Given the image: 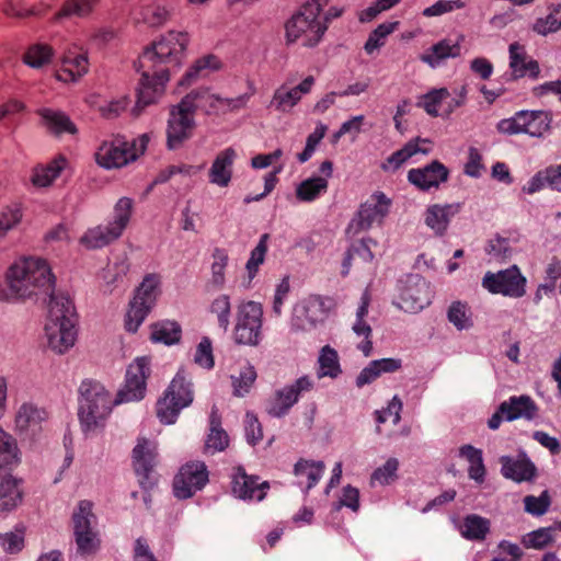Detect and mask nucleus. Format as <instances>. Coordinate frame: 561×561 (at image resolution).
Masks as SVG:
<instances>
[{
  "label": "nucleus",
  "mask_w": 561,
  "mask_h": 561,
  "mask_svg": "<svg viewBox=\"0 0 561 561\" xmlns=\"http://www.w3.org/2000/svg\"><path fill=\"white\" fill-rule=\"evenodd\" d=\"M190 42L188 32L170 30L144 48L138 58L140 79L134 107L136 115L162 96L171 71L182 65Z\"/></svg>",
  "instance_id": "1"
},
{
  "label": "nucleus",
  "mask_w": 561,
  "mask_h": 561,
  "mask_svg": "<svg viewBox=\"0 0 561 561\" xmlns=\"http://www.w3.org/2000/svg\"><path fill=\"white\" fill-rule=\"evenodd\" d=\"M150 359L136 358L127 368L124 386L112 399L105 387L92 379L83 380L79 387L78 416L85 434L103 428L114 405L139 401L145 398L147 379L150 376Z\"/></svg>",
  "instance_id": "2"
},
{
  "label": "nucleus",
  "mask_w": 561,
  "mask_h": 561,
  "mask_svg": "<svg viewBox=\"0 0 561 561\" xmlns=\"http://www.w3.org/2000/svg\"><path fill=\"white\" fill-rule=\"evenodd\" d=\"M344 12V7L332 5L331 0H307L285 23L286 44L316 48L323 42L331 23Z\"/></svg>",
  "instance_id": "3"
},
{
  "label": "nucleus",
  "mask_w": 561,
  "mask_h": 561,
  "mask_svg": "<svg viewBox=\"0 0 561 561\" xmlns=\"http://www.w3.org/2000/svg\"><path fill=\"white\" fill-rule=\"evenodd\" d=\"M54 277L45 260L28 256L14 261L4 273V286L0 288V300L16 301L38 293H53Z\"/></svg>",
  "instance_id": "4"
},
{
  "label": "nucleus",
  "mask_w": 561,
  "mask_h": 561,
  "mask_svg": "<svg viewBox=\"0 0 561 561\" xmlns=\"http://www.w3.org/2000/svg\"><path fill=\"white\" fill-rule=\"evenodd\" d=\"M45 342L51 352L62 355L73 347L77 341V316L69 297L51 295L45 323Z\"/></svg>",
  "instance_id": "5"
},
{
  "label": "nucleus",
  "mask_w": 561,
  "mask_h": 561,
  "mask_svg": "<svg viewBox=\"0 0 561 561\" xmlns=\"http://www.w3.org/2000/svg\"><path fill=\"white\" fill-rule=\"evenodd\" d=\"M149 141L144 134L131 141L123 136H114L102 141L95 152V161L105 169H118L137 160L146 150Z\"/></svg>",
  "instance_id": "6"
},
{
  "label": "nucleus",
  "mask_w": 561,
  "mask_h": 561,
  "mask_svg": "<svg viewBox=\"0 0 561 561\" xmlns=\"http://www.w3.org/2000/svg\"><path fill=\"white\" fill-rule=\"evenodd\" d=\"M133 214V201L122 197L113 209V219L105 226L88 229L80 238V244L87 249H100L117 240L128 226Z\"/></svg>",
  "instance_id": "7"
},
{
  "label": "nucleus",
  "mask_w": 561,
  "mask_h": 561,
  "mask_svg": "<svg viewBox=\"0 0 561 561\" xmlns=\"http://www.w3.org/2000/svg\"><path fill=\"white\" fill-rule=\"evenodd\" d=\"M194 400L193 383L183 369L179 370L163 396L157 401L156 414L164 424L175 423L180 412Z\"/></svg>",
  "instance_id": "8"
},
{
  "label": "nucleus",
  "mask_w": 561,
  "mask_h": 561,
  "mask_svg": "<svg viewBox=\"0 0 561 561\" xmlns=\"http://www.w3.org/2000/svg\"><path fill=\"white\" fill-rule=\"evenodd\" d=\"M160 284L161 278L158 274H148L144 277L126 314L125 328L128 332H136L156 305L160 294Z\"/></svg>",
  "instance_id": "9"
},
{
  "label": "nucleus",
  "mask_w": 561,
  "mask_h": 561,
  "mask_svg": "<svg viewBox=\"0 0 561 561\" xmlns=\"http://www.w3.org/2000/svg\"><path fill=\"white\" fill-rule=\"evenodd\" d=\"M333 298L321 295H309L298 301L294 308L291 327L295 330L311 331L322 323L335 308Z\"/></svg>",
  "instance_id": "10"
},
{
  "label": "nucleus",
  "mask_w": 561,
  "mask_h": 561,
  "mask_svg": "<svg viewBox=\"0 0 561 561\" xmlns=\"http://www.w3.org/2000/svg\"><path fill=\"white\" fill-rule=\"evenodd\" d=\"M262 319L263 309L259 302H241L237 309L233 341L240 345H259L262 340Z\"/></svg>",
  "instance_id": "11"
},
{
  "label": "nucleus",
  "mask_w": 561,
  "mask_h": 561,
  "mask_svg": "<svg viewBox=\"0 0 561 561\" xmlns=\"http://www.w3.org/2000/svg\"><path fill=\"white\" fill-rule=\"evenodd\" d=\"M467 87L450 92L447 88L432 89L419 99L417 105L432 117H449L466 103Z\"/></svg>",
  "instance_id": "12"
},
{
  "label": "nucleus",
  "mask_w": 561,
  "mask_h": 561,
  "mask_svg": "<svg viewBox=\"0 0 561 561\" xmlns=\"http://www.w3.org/2000/svg\"><path fill=\"white\" fill-rule=\"evenodd\" d=\"M190 98H183L181 102L170 108L167 144L170 149H176L188 140L196 127L195 112L192 110Z\"/></svg>",
  "instance_id": "13"
},
{
  "label": "nucleus",
  "mask_w": 561,
  "mask_h": 561,
  "mask_svg": "<svg viewBox=\"0 0 561 561\" xmlns=\"http://www.w3.org/2000/svg\"><path fill=\"white\" fill-rule=\"evenodd\" d=\"M526 278L516 265L496 273L488 272L482 278V287L494 295L520 298L526 294Z\"/></svg>",
  "instance_id": "14"
},
{
  "label": "nucleus",
  "mask_w": 561,
  "mask_h": 561,
  "mask_svg": "<svg viewBox=\"0 0 561 561\" xmlns=\"http://www.w3.org/2000/svg\"><path fill=\"white\" fill-rule=\"evenodd\" d=\"M209 480L205 462L192 460L184 463L173 479V492L178 499H188L201 491Z\"/></svg>",
  "instance_id": "15"
},
{
  "label": "nucleus",
  "mask_w": 561,
  "mask_h": 561,
  "mask_svg": "<svg viewBox=\"0 0 561 561\" xmlns=\"http://www.w3.org/2000/svg\"><path fill=\"white\" fill-rule=\"evenodd\" d=\"M92 506L90 501H81L72 517L76 542L81 554L94 553L99 548L98 534L92 527V524L95 523Z\"/></svg>",
  "instance_id": "16"
},
{
  "label": "nucleus",
  "mask_w": 561,
  "mask_h": 561,
  "mask_svg": "<svg viewBox=\"0 0 561 561\" xmlns=\"http://www.w3.org/2000/svg\"><path fill=\"white\" fill-rule=\"evenodd\" d=\"M250 96L251 94H243L234 99H227L210 93L208 89H197L191 91L184 98L191 99V107L195 113L201 110L206 114H219L244 107Z\"/></svg>",
  "instance_id": "17"
},
{
  "label": "nucleus",
  "mask_w": 561,
  "mask_h": 561,
  "mask_svg": "<svg viewBox=\"0 0 561 561\" xmlns=\"http://www.w3.org/2000/svg\"><path fill=\"white\" fill-rule=\"evenodd\" d=\"M314 382L308 376L298 378L294 383L287 385L276 390L266 403V412L274 416L280 417L286 415L291 407H294L299 397L313 389Z\"/></svg>",
  "instance_id": "18"
},
{
  "label": "nucleus",
  "mask_w": 561,
  "mask_h": 561,
  "mask_svg": "<svg viewBox=\"0 0 561 561\" xmlns=\"http://www.w3.org/2000/svg\"><path fill=\"white\" fill-rule=\"evenodd\" d=\"M314 82L312 76L306 77L296 85L290 80H286L274 91L268 107L283 114L291 113L302 96L311 92Z\"/></svg>",
  "instance_id": "19"
},
{
  "label": "nucleus",
  "mask_w": 561,
  "mask_h": 561,
  "mask_svg": "<svg viewBox=\"0 0 561 561\" xmlns=\"http://www.w3.org/2000/svg\"><path fill=\"white\" fill-rule=\"evenodd\" d=\"M391 201L381 192L374 193L359 208L357 218L348 227L355 233L381 224L389 214Z\"/></svg>",
  "instance_id": "20"
},
{
  "label": "nucleus",
  "mask_w": 561,
  "mask_h": 561,
  "mask_svg": "<svg viewBox=\"0 0 561 561\" xmlns=\"http://www.w3.org/2000/svg\"><path fill=\"white\" fill-rule=\"evenodd\" d=\"M58 0H0V11L10 19H42L53 11Z\"/></svg>",
  "instance_id": "21"
},
{
  "label": "nucleus",
  "mask_w": 561,
  "mask_h": 561,
  "mask_svg": "<svg viewBox=\"0 0 561 561\" xmlns=\"http://www.w3.org/2000/svg\"><path fill=\"white\" fill-rule=\"evenodd\" d=\"M48 420V412L34 405L23 403L18 409L14 419L15 432L25 438H34L43 431V424Z\"/></svg>",
  "instance_id": "22"
},
{
  "label": "nucleus",
  "mask_w": 561,
  "mask_h": 561,
  "mask_svg": "<svg viewBox=\"0 0 561 561\" xmlns=\"http://www.w3.org/2000/svg\"><path fill=\"white\" fill-rule=\"evenodd\" d=\"M157 444L146 438H139L133 450V465L139 477V483L147 489L152 485L150 474L157 465Z\"/></svg>",
  "instance_id": "23"
},
{
  "label": "nucleus",
  "mask_w": 561,
  "mask_h": 561,
  "mask_svg": "<svg viewBox=\"0 0 561 561\" xmlns=\"http://www.w3.org/2000/svg\"><path fill=\"white\" fill-rule=\"evenodd\" d=\"M433 291L431 285L421 277L405 286L399 296L398 307L405 312L415 313L431 304Z\"/></svg>",
  "instance_id": "24"
},
{
  "label": "nucleus",
  "mask_w": 561,
  "mask_h": 561,
  "mask_svg": "<svg viewBox=\"0 0 561 561\" xmlns=\"http://www.w3.org/2000/svg\"><path fill=\"white\" fill-rule=\"evenodd\" d=\"M88 54L76 47L69 48L64 53L59 68L56 71V78L65 83L77 82L89 71Z\"/></svg>",
  "instance_id": "25"
},
{
  "label": "nucleus",
  "mask_w": 561,
  "mask_h": 561,
  "mask_svg": "<svg viewBox=\"0 0 561 561\" xmlns=\"http://www.w3.org/2000/svg\"><path fill=\"white\" fill-rule=\"evenodd\" d=\"M448 169L439 161L423 167L411 169L408 173V180L421 191L437 188L448 179Z\"/></svg>",
  "instance_id": "26"
},
{
  "label": "nucleus",
  "mask_w": 561,
  "mask_h": 561,
  "mask_svg": "<svg viewBox=\"0 0 561 561\" xmlns=\"http://www.w3.org/2000/svg\"><path fill=\"white\" fill-rule=\"evenodd\" d=\"M268 489L266 482H259V478L248 476L242 468H237L233 474L232 491L244 500L261 501Z\"/></svg>",
  "instance_id": "27"
},
{
  "label": "nucleus",
  "mask_w": 561,
  "mask_h": 561,
  "mask_svg": "<svg viewBox=\"0 0 561 561\" xmlns=\"http://www.w3.org/2000/svg\"><path fill=\"white\" fill-rule=\"evenodd\" d=\"M222 68V61L214 54H207L197 58L179 80L178 85L187 88L198 79L208 77L210 73Z\"/></svg>",
  "instance_id": "28"
},
{
  "label": "nucleus",
  "mask_w": 561,
  "mask_h": 561,
  "mask_svg": "<svg viewBox=\"0 0 561 561\" xmlns=\"http://www.w3.org/2000/svg\"><path fill=\"white\" fill-rule=\"evenodd\" d=\"M237 159V151L229 147L219 151L209 169V181L220 187L229 185L232 178V168Z\"/></svg>",
  "instance_id": "29"
},
{
  "label": "nucleus",
  "mask_w": 561,
  "mask_h": 561,
  "mask_svg": "<svg viewBox=\"0 0 561 561\" xmlns=\"http://www.w3.org/2000/svg\"><path fill=\"white\" fill-rule=\"evenodd\" d=\"M502 474L516 482L531 481L537 473L536 466L525 456L520 455L516 458L502 457Z\"/></svg>",
  "instance_id": "30"
},
{
  "label": "nucleus",
  "mask_w": 561,
  "mask_h": 561,
  "mask_svg": "<svg viewBox=\"0 0 561 561\" xmlns=\"http://www.w3.org/2000/svg\"><path fill=\"white\" fill-rule=\"evenodd\" d=\"M432 149V141L426 138H415L407 142L401 149L394 151L382 164L386 171L398 170L404 162L416 153H428Z\"/></svg>",
  "instance_id": "31"
},
{
  "label": "nucleus",
  "mask_w": 561,
  "mask_h": 561,
  "mask_svg": "<svg viewBox=\"0 0 561 561\" xmlns=\"http://www.w3.org/2000/svg\"><path fill=\"white\" fill-rule=\"evenodd\" d=\"M500 412L507 421L516 419L533 420L537 416L538 407L529 396L511 397L500 405Z\"/></svg>",
  "instance_id": "32"
},
{
  "label": "nucleus",
  "mask_w": 561,
  "mask_h": 561,
  "mask_svg": "<svg viewBox=\"0 0 561 561\" xmlns=\"http://www.w3.org/2000/svg\"><path fill=\"white\" fill-rule=\"evenodd\" d=\"M370 304V295L368 290H365L362 296L360 305L356 312V321L353 323V331L358 337H363V341L357 344V348L360 350L365 356H368L373 348L371 328L365 321V317L368 313V307Z\"/></svg>",
  "instance_id": "33"
},
{
  "label": "nucleus",
  "mask_w": 561,
  "mask_h": 561,
  "mask_svg": "<svg viewBox=\"0 0 561 561\" xmlns=\"http://www.w3.org/2000/svg\"><path fill=\"white\" fill-rule=\"evenodd\" d=\"M99 4V0H64L60 7L54 12L51 21L62 22L71 18H89Z\"/></svg>",
  "instance_id": "34"
},
{
  "label": "nucleus",
  "mask_w": 561,
  "mask_h": 561,
  "mask_svg": "<svg viewBox=\"0 0 561 561\" xmlns=\"http://www.w3.org/2000/svg\"><path fill=\"white\" fill-rule=\"evenodd\" d=\"M510 67L515 77L536 78L539 75L538 62L529 58L525 47L518 43L510 45Z\"/></svg>",
  "instance_id": "35"
},
{
  "label": "nucleus",
  "mask_w": 561,
  "mask_h": 561,
  "mask_svg": "<svg viewBox=\"0 0 561 561\" xmlns=\"http://www.w3.org/2000/svg\"><path fill=\"white\" fill-rule=\"evenodd\" d=\"M325 470L323 461L299 459L294 467V474L298 484L306 491L313 488Z\"/></svg>",
  "instance_id": "36"
},
{
  "label": "nucleus",
  "mask_w": 561,
  "mask_h": 561,
  "mask_svg": "<svg viewBox=\"0 0 561 561\" xmlns=\"http://www.w3.org/2000/svg\"><path fill=\"white\" fill-rule=\"evenodd\" d=\"M459 211V205H432L424 215L427 227L437 234H443L449 225L450 219Z\"/></svg>",
  "instance_id": "37"
},
{
  "label": "nucleus",
  "mask_w": 561,
  "mask_h": 561,
  "mask_svg": "<svg viewBox=\"0 0 561 561\" xmlns=\"http://www.w3.org/2000/svg\"><path fill=\"white\" fill-rule=\"evenodd\" d=\"M22 499L20 481L11 474H0V513L16 508Z\"/></svg>",
  "instance_id": "38"
},
{
  "label": "nucleus",
  "mask_w": 561,
  "mask_h": 561,
  "mask_svg": "<svg viewBox=\"0 0 561 561\" xmlns=\"http://www.w3.org/2000/svg\"><path fill=\"white\" fill-rule=\"evenodd\" d=\"M550 186L552 190L561 191V164L550 165L545 170L538 171L528 182L523 186V192L534 194Z\"/></svg>",
  "instance_id": "39"
},
{
  "label": "nucleus",
  "mask_w": 561,
  "mask_h": 561,
  "mask_svg": "<svg viewBox=\"0 0 561 561\" xmlns=\"http://www.w3.org/2000/svg\"><path fill=\"white\" fill-rule=\"evenodd\" d=\"M559 540H561V523L526 534L522 538V543L525 548L542 550L557 543Z\"/></svg>",
  "instance_id": "40"
},
{
  "label": "nucleus",
  "mask_w": 561,
  "mask_h": 561,
  "mask_svg": "<svg viewBox=\"0 0 561 561\" xmlns=\"http://www.w3.org/2000/svg\"><path fill=\"white\" fill-rule=\"evenodd\" d=\"M229 445V437L221 427L217 410L213 409L209 416V432L204 444V454H215L225 450Z\"/></svg>",
  "instance_id": "41"
},
{
  "label": "nucleus",
  "mask_w": 561,
  "mask_h": 561,
  "mask_svg": "<svg viewBox=\"0 0 561 561\" xmlns=\"http://www.w3.org/2000/svg\"><path fill=\"white\" fill-rule=\"evenodd\" d=\"M461 53V46L459 42L453 43L450 39L445 38L433 45L424 54L421 55V60L432 68L439 66V64L446 58L458 57Z\"/></svg>",
  "instance_id": "42"
},
{
  "label": "nucleus",
  "mask_w": 561,
  "mask_h": 561,
  "mask_svg": "<svg viewBox=\"0 0 561 561\" xmlns=\"http://www.w3.org/2000/svg\"><path fill=\"white\" fill-rule=\"evenodd\" d=\"M67 160L59 156L44 165H37L33 170L32 183L37 187H46L50 185L66 168Z\"/></svg>",
  "instance_id": "43"
},
{
  "label": "nucleus",
  "mask_w": 561,
  "mask_h": 561,
  "mask_svg": "<svg viewBox=\"0 0 561 561\" xmlns=\"http://www.w3.org/2000/svg\"><path fill=\"white\" fill-rule=\"evenodd\" d=\"M55 57V49L47 43L31 44L23 53L22 60L34 69H42L48 66Z\"/></svg>",
  "instance_id": "44"
},
{
  "label": "nucleus",
  "mask_w": 561,
  "mask_h": 561,
  "mask_svg": "<svg viewBox=\"0 0 561 561\" xmlns=\"http://www.w3.org/2000/svg\"><path fill=\"white\" fill-rule=\"evenodd\" d=\"M150 339L153 342H161L167 345L178 343L181 339L182 330L178 322L162 320L151 324Z\"/></svg>",
  "instance_id": "45"
},
{
  "label": "nucleus",
  "mask_w": 561,
  "mask_h": 561,
  "mask_svg": "<svg viewBox=\"0 0 561 561\" xmlns=\"http://www.w3.org/2000/svg\"><path fill=\"white\" fill-rule=\"evenodd\" d=\"M318 377H330L336 378L341 373V365L339 360L337 352L330 345H325L321 348L318 358Z\"/></svg>",
  "instance_id": "46"
},
{
  "label": "nucleus",
  "mask_w": 561,
  "mask_h": 561,
  "mask_svg": "<svg viewBox=\"0 0 561 561\" xmlns=\"http://www.w3.org/2000/svg\"><path fill=\"white\" fill-rule=\"evenodd\" d=\"M39 115L47 127L54 134L76 133V127L67 115L61 112L44 108Z\"/></svg>",
  "instance_id": "47"
},
{
  "label": "nucleus",
  "mask_w": 561,
  "mask_h": 561,
  "mask_svg": "<svg viewBox=\"0 0 561 561\" xmlns=\"http://www.w3.org/2000/svg\"><path fill=\"white\" fill-rule=\"evenodd\" d=\"M139 21L149 27H161L171 19V11L163 4L151 3L139 11Z\"/></svg>",
  "instance_id": "48"
},
{
  "label": "nucleus",
  "mask_w": 561,
  "mask_h": 561,
  "mask_svg": "<svg viewBox=\"0 0 561 561\" xmlns=\"http://www.w3.org/2000/svg\"><path fill=\"white\" fill-rule=\"evenodd\" d=\"M328 180L314 176L302 181L297 190L296 196L300 202H312L328 190Z\"/></svg>",
  "instance_id": "49"
},
{
  "label": "nucleus",
  "mask_w": 561,
  "mask_h": 561,
  "mask_svg": "<svg viewBox=\"0 0 561 561\" xmlns=\"http://www.w3.org/2000/svg\"><path fill=\"white\" fill-rule=\"evenodd\" d=\"M19 460L15 438L0 427V467L14 466Z\"/></svg>",
  "instance_id": "50"
},
{
  "label": "nucleus",
  "mask_w": 561,
  "mask_h": 561,
  "mask_svg": "<svg viewBox=\"0 0 561 561\" xmlns=\"http://www.w3.org/2000/svg\"><path fill=\"white\" fill-rule=\"evenodd\" d=\"M449 322L458 330L468 329L472 325V312L466 302L454 301L447 312Z\"/></svg>",
  "instance_id": "51"
},
{
  "label": "nucleus",
  "mask_w": 561,
  "mask_h": 561,
  "mask_svg": "<svg viewBox=\"0 0 561 561\" xmlns=\"http://www.w3.org/2000/svg\"><path fill=\"white\" fill-rule=\"evenodd\" d=\"M399 25V22L382 23L377 26L368 36L365 43V51L371 55L375 50L385 45L388 35L393 33Z\"/></svg>",
  "instance_id": "52"
},
{
  "label": "nucleus",
  "mask_w": 561,
  "mask_h": 561,
  "mask_svg": "<svg viewBox=\"0 0 561 561\" xmlns=\"http://www.w3.org/2000/svg\"><path fill=\"white\" fill-rule=\"evenodd\" d=\"M489 526L488 519L478 515H469L463 520L461 533L468 539L481 540L488 534Z\"/></svg>",
  "instance_id": "53"
},
{
  "label": "nucleus",
  "mask_w": 561,
  "mask_h": 561,
  "mask_svg": "<svg viewBox=\"0 0 561 561\" xmlns=\"http://www.w3.org/2000/svg\"><path fill=\"white\" fill-rule=\"evenodd\" d=\"M267 241L268 234L264 233L263 236H261L257 245L251 251V255L245 265L248 277L250 280H252L256 276L260 266L264 263L268 249Z\"/></svg>",
  "instance_id": "54"
},
{
  "label": "nucleus",
  "mask_w": 561,
  "mask_h": 561,
  "mask_svg": "<svg viewBox=\"0 0 561 561\" xmlns=\"http://www.w3.org/2000/svg\"><path fill=\"white\" fill-rule=\"evenodd\" d=\"M229 256L225 249L216 248L213 252L211 263V283L218 288H221L226 282V267L228 265Z\"/></svg>",
  "instance_id": "55"
},
{
  "label": "nucleus",
  "mask_w": 561,
  "mask_h": 561,
  "mask_svg": "<svg viewBox=\"0 0 561 561\" xmlns=\"http://www.w3.org/2000/svg\"><path fill=\"white\" fill-rule=\"evenodd\" d=\"M209 311L216 316L218 325L226 332L230 323L231 304L228 295L217 296L210 304Z\"/></svg>",
  "instance_id": "56"
},
{
  "label": "nucleus",
  "mask_w": 561,
  "mask_h": 561,
  "mask_svg": "<svg viewBox=\"0 0 561 561\" xmlns=\"http://www.w3.org/2000/svg\"><path fill=\"white\" fill-rule=\"evenodd\" d=\"M399 468V461L396 458H390L386 461L382 467L377 468L370 478V484L375 485H387L396 481L398 478L397 471Z\"/></svg>",
  "instance_id": "57"
},
{
  "label": "nucleus",
  "mask_w": 561,
  "mask_h": 561,
  "mask_svg": "<svg viewBox=\"0 0 561 561\" xmlns=\"http://www.w3.org/2000/svg\"><path fill=\"white\" fill-rule=\"evenodd\" d=\"M531 117L529 111H520L511 118H504L499 122L497 130L503 134L526 133L527 119Z\"/></svg>",
  "instance_id": "58"
},
{
  "label": "nucleus",
  "mask_w": 561,
  "mask_h": 561,
  "mask_svg": "<svg viewBox=\"0 0 561 561\" xmlns=\"http://www.w3.org/2000/svg\"><path fill=\"white\" fill-rule=\"evenodd\" d=\"M561 28V7L553 9L546 18H539L535 22L533 30L540 34L547 35Z\"/></svg>",
  "instance_id": "59"
},
{
  "label": "nucleus",
  "mask_w": 561,
  "mask_h": 561,
  "mask_svg": "<svg viewBox=\"0 0 561 561\" xmlns=\"http://www.w3.org/2000/svg\"><path fill=\"white\" fill-rule=\"evenodd\" d=\"M194 363L205 369L214 367L213 344L209 337L204 336L196 346Z\"/></svg>",
  "instance_id": "60"
},
{
  "label": "nucleus",
  "mask_w": 561,
  "mask_h": 561,
  "mask_svg": "<svg viewBox=\"0 0 561 561\" xmlns=\"http://www.w3.org/2000/svg\"><path fill=\"white\" fill-rule=\"evenodd\" d=\"M551 504L548 491H543L539 496L527 495L524 497L525 511L534 516L543 515Z\"/></svg>",
  "instance_id": "61"
},
{
  "label": "nucleus",
  "mask_w": 561,
  "mask_h": 561,
  "mask_svg": "<svg viewBox=\"0 0 561 561\" xmlns=\"http://www.w3.org/2000/svg\"><path fill=\"white\" fill-rule=\"evenodd\" d=\"M546 275L547 283L545 285L539 286L536 294L537 298H539V291L541 289L552 291L558 286L559 280V288L561 293V261L559 259H551V261L548 263L546 267Z\"/></svg>",
  "instance_id": "62"
},
{
  "label": "nucleus",
  "mask_w": 561,
  "mask_h": 561,
  "mask_svg": "<svg viewBox=\"0 0 561 561\" xmlns=\"http://www.w3.org/2000/svg\"><path fill=\"white\" fill-rule=\"evenodd\" d=\"M256 379V373L253 367L247 366L241 371L239 377L233 380V393L238 397H243L252 388Z\"/></svg>",
  "instance_id": "63"
},
{
  "label": "nucleus",
  "mask_w": 561,
  "mask_h": 561,
  "mask_svg": "<svg viewBox=\"0 0 561 561\" xmlns=\"http://www.w3.org/2000/svg\"><path fill=\"white\" fill-rule=\"evenodd\" d=\"M531 117L527 119L526 134L531 136H541L548 130L550 118L548 113L542 111L530 112Z\"/></svg>",
  "instance_id": "64"
}]
</instances>
